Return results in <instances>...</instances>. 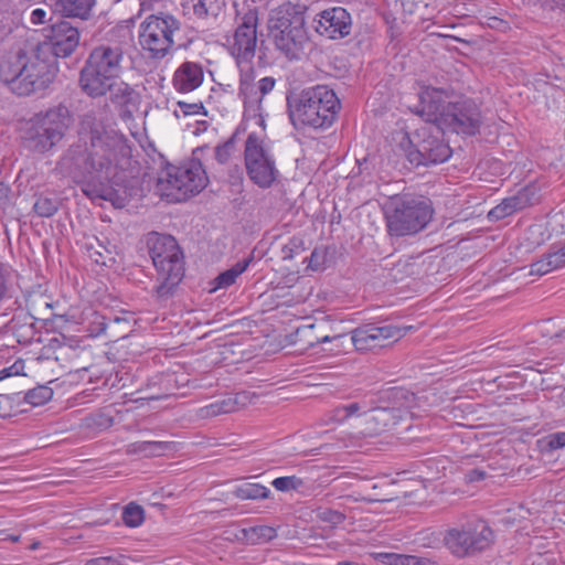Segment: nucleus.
<instances>
[{"mask_svg": "<svg viewBox=\"0 0 565 565\" xmlns=\"http://www.w3.org/2000/svg\"><path fill=\"white\" fill-rule=\"evenodd\" d=\"M130 152L122 137L107 130L96 114L88 111L79 121L77 140L62 154L57 168L74 180L86 179L82 191L87 198L109 201L116 207H124L128 201L126 191L114 183L113 179Z\"/></svg>", "mask_w": 565, "mask_h": 565, "instance_id": "1", "label": "nucleus"}, {"mask_svg": "<svg viewBox=\"0 0 565 565\" xmlns=\"http://www.w3.org/2000/svg\"><path fill=\"white\" fill-rule=\"evenodd\" d=\"M289 118L294 126L328 129L341 108L339 98L327 85H316L287 97Z\"/></svg>", "mask_w": 565, "mask_h": 565, "instance_id": "2", "label": "nucleus"}, {"mask_svg": "<svg viewBox=\"0 0 565 565\" xmlns=\"http://www.w3.org/2000/svg\"><path fill=\"white\" fill-rule=\"evenodd\" d=\"M127 57L119 44H100L92 50L79 72L78 86L92 98L105 96L110 82L126 68Z\"/></svg>", "mask_w": 565, "mask_h": 565, "instance_id": "3", "label": "nucleus"}, {"mask_svg": "<svg viewBox=\"0 0 565 565\" xmlns=\"http://www.w3.org/2000/svg\"><path fill=\"white\" fill-rule=\"evenodd\" d=\"M50 63L38 55H28L22 50L0 61V81L18 96H29L46 88L53 81Z\"/></svg>", "mask_w": 565, "mask_h": 565, "instance_id": "4", "label": "nucleus"}, {"mask_svg": "<svg viewBox=\"0 0 565 565\" xmlns=\"http://www.w3.org/2000/svg\"><path fill=\"white\" fill-rule=\"evenodd\" d=\"M305 11L306 6L288 1L269 13V38L275 47L290 61L300 60L309 41Z\"/></svg>", "mask_w": 565, "mask_h": 565, "instance_id": "5", "label": "nucleus"}, {"mask_svg": "<svg viewBox=\"0 0 565 565\" xmlns=\"http://www.w3.org/2000/svg\"><path fill=\"white\" fill-rule=\"evenodd\" d=\"M74 122V115L64 103H58L35 114L24 131L25 147L39 154L50 152L66 136Z\"/></svg>", "mask_w": 565, "mask_h": 565, "instance_id": "6", "label": "nucleus"}, {"mask_svg": "<svg viewBox=\"0 0 565 565\" xmlns=\"http://www.w3.org/2000/svg\"><path fill=\"white\" fill-rule=\"evenodd\" d=\"M148 246L159 282L156 295L159 299H167L184 276L183 253L171 235L156 233L148 239Z\"/></svg>", "mask_w": 565, "mask_h": 565, "instance_id": "7", "label": "nucleus"}, {"mask_svg": "<svg viewBox=\"0 0 565 565\" xmlns=\"http://www.w3.org/2000/svg\"><path fill=\"white\" fill-rule=\"evenodd\" d=\"M433 213L427 198L409 194L392 198L385 207L387 232L396 237L416 234L427 226Z\"/></svg>", "mask_w": 565, "mask_h": 565, "instance_id": "8", "label": "nucleus"}, {"mask_svg": "<svg viewBox=\"0 0 565 565\" xmlns=\"http://www.w3.org/2000/svg\"><path fill=\"white\" fill-rule=\"evenodd\" d=\"M495 535L490 525L480 519L468 520L446 529L443 544L456 558H472L491 550Z\"/></svg>", "mask_w": 565, "mask_h": 565, "instance_id": "9", "label": "nucleus"}, {"mask_svg": "<svg viewBox=\"0 0 565 565\" xmlns=\"http://www.w3.org/2000/svg\"><path fill=\"white\" fill-rule=\"evenodd\" d=\"M207 181L202 163L192 159L180 166L168 164L158 179V185L164 196L180 202L200 193L206 186Z\"/></svg>", "mask_w": 565, "mask_h": 565, "instance_id": "10", "label": "nucleus"}, {"mask_svg": "<svg viewBox=\"0 0 565 565\" xmlns=\"http://www.w3.org/2000/svg\"><path fill=\"white\" fill-rule=\"evenodd\" d=\"M181 22L172 14L159 12L148 15L139 26V44L151 58L166 57L175 45Z\"/></svg>", "mask_w": 565, "mask_h": 565, "instance_id": "11", "label": "nucleus"}, {"mask_svg": "<svg viewBox=\"0 0 565 565\" xmlns=\"http://www.w3.org/2000/svg\"><path fill=\"white\" fill-rule=\"evenodd\" d=\"M244 161L248 178L262 189L270 188L279 177L274 154L256 132L245 141Z\"/></svg>", "mask_w": 565, "mask_h": 565, "instance_id": "12", "label": "nucleus"}, {"mask_svg": "<svg viewBox=\"0 0 565 565\" xmlns=\"http://www.w3.org/2000/svg\"><path fill=\"white\" fill-rule=\"evenodd\" d=\"M482 114L480 106L471 98L448 102L441 117L440 131L471 137L480 131Z\"/></svg>", "mask_w": 565, "mask_h": 565, "instance_id": "13", "label": "nucleus"}, {"mask_svg": "<svg viewBox=\"0 0 565 565\" xmlns=\"http://www.w3.org/2000/svg\"><path fill=\"white\" fill-rule=\"evenodd\" d=\"M237 26L230 46L231 55L238 66L250 64L257 46L258 10L247 8L243 13L236 12Z\"/></svg>", "mask_w": 565, "mask_h": 565, "instance_id": "14", "label": "nucleus"}, {"mask_svg": "<svg viewBox=\"0 0 565 565\" xmlns=\"http://www.w3.org/2000/svg\"><path fill=\"white\" fill-rule=\"evenodd\" d=\"M433 127L422 128L417 132V142L406 150V157L412 164L429 166L447 161L451 156L449 145L443 139L440 130L437 135L431 131Z\"/></svg>", "mask_w": 565, "mask_h": 565, "instance_id": "15", "label": "nucleus"}, {"mask_svg": "<svg viewBox=\"0 0 565 565\" xmlns=\"http://www.w3.org/2000/svg\"><path fill=\"white\" fill-rule=\"evenodd\" d=\"M413 326H376L367 323L353 329L350 334V342L358 351L374 350L384 348L390 343L403 338Z\"/></svg>", "mask_w": 565, "mask_h": 565, "instance_id": "16", "label": "nucleus"}, {"mask_svg": "<svg viewBox=\"0 0 565 565\" xmlns=\"http://www.w3.org/2000/svg\"><path fill=\"white\" fill-rule=\"evenodd\" d=\"M449 94L445 88L431 86L423 87L418 93V105L415 113L423 117L426 122L433 124L436 130L439 129L441 117L446 113Z\"/></svg>", "mask_w": 565, "mask_h": 565, "instance_id": "17", "label": "nucleus"}, {"mask_svg": "<svg viewBox=\"0 0 565 565\" xmlns=\"http://www.w3.org/2000/svg\"><path fill=\"white\" fill-rule=\"evenodd\" d=\"M45 45L56 57L70 56L79 43V32L68 21H58L45 34Z\"/></svg>", "mask_w": 565, "mask_h": 565, "instance_id": "18", "label": "nucleus"}, {"mask_svg": "<svg viewBox=\"0 0 565 565\" xmlns=\"http://www.w3.org/2000/svg\"><path fill=\"white\" fill-rule=\"evenodd\" d=\"M316 20V31L328 39H343L351 33V14L341 7L323 10Z\"/></svg>", "mask_w": 565, "mask_h": 565, "instance_id": "19", "label": "nucleus"}, {"mask_svg": "<svg viewBox=\"0 0 565 565\" xmlns=\"http://www.w3.org/2000/svg\"><path fill=\"white\" fill-rule=\"evenodd\" d=\"M110 102L119 108V115L122 119H131L134 113L140 104V94L126 82H110Z\"/></svg>", "mask_w": 565, "mask_h": 565, "instance_id": "20", "label": "nucleus"}, {"mask_svg": "<svg viewBox=\"0 0 565 565\" xmlns=\"http://www.w3.org/2000/svg\"><path fill=\"white\" fill-rule=\"evenodd\" d=\"M327 327L328 324L324 322L301 326L297 328L295 332L294 343L302 349H309L319 343L342 341L343 339H347V334L327 333Z\"/></svg>", "mask_w": 565, "mask_h": 565, "instance_id": "21", "label": "nucleus"}, {"mask_svg": "<svg viewBox=\"0 0 565 565\" xmlns=\"http://www.w3.org/2000/svg\"><path fill=\"white\" fill-rule=\"evenodd\" d=\"M204 79V72L201 64L195 62H183L174 72L172 84L180 93H191L199 88Z\"/></svg>", "mask_w": 565, "mask_h": 565, "instance_id": "22", "label": "nucleus"}, {"mask_svg": "<svg viewBox=\"0 0 565 565\" xmlns=\"http://www.w3.org/2000/svg\"><path fill=\"white\" fill-rule=\"evenodd\" d=\"M402 419L401 411L391 407H376L371 406L370 416L367 419L369 431L371 434L380 435L384 431L393 429Z\"/></svg>", "mask_w": 565, "mask_h": 565, "instance_id": "23", "label": "nucleus"}, {"mask_svg": "<svg viewBox=\"0 0 565 565\" xmlns=\"http://www.w3.org/2000/svg\"><path fill=\"white\" fill-rule=\"evenodd\" d=\"M257 85L254 83L253 70L241 74L238 96L243 99L246 109L259 110L262 103Z\"/></svg>", "mask_w": 565, "mask_h": 565, "instance_id": "24", "label": "nucleus"}, {"mask_svg": "<svg viewBox=\"0 0 565 565\" xmlns=\"http://www.w3.org/2000/svg\"><path fill=\"white\" fill-rule=\"evenodd\" d=\"M98 0H55V10L63 17L87 19Z\"/></svg>", "mask_w": 565, "mask_h": 565, "instance_id": "25", "label": "nucleus"}, {"mask_svg": "<svg viewBox=\"0 0 565 565\" xmlns=\"http://www.w3.org/2000/svg\"><path fill=\"white\" fill-rule=\"evenodd\" d=\"M174 444L171 441H136L127 446V454L143 455L145 457L162 456L167 451L173 450Z\"/></svg>", "mask_w": 565, "mask_h": 565, "instance_id": "26", "label": "nucleus"}, {"mask_svg": "<svg viewBox=\"0 0 565 565\" xmlns=\"http://www.w3.org/2000/svg\"><path fill=\"white\" fill-rule=\"evenodd\" d=\"M527 196L525 193H519L513 196L505 198L500 204L494 206L488 214L490 220H502L514 212L526 206Z\"/></svg>", "mask_w": 565, "mask_h": 565, "instance_id": "27", "label": "nucleus"}, {"mask_svg": "<svg viewBox=\"0 0 565 565\" xmlns=\"http://www.w3.org/2000/svg\"><path fill=\"white\" fill-rule=\"evenodd\" d=\"M371 411V403L366 399L351 402L345 405H340L332 411V419L338 423H343L351 417L366 415Z\"/></svg>", "mask_w": 565, "mask_h": 565, "instance_id": "28", "label": "nucleus"}, {"mask_svg": "<svg viewBox=\"0 0 565 565\" xmlns=\"http://www.w3.org/2000/svg\"><path fill=\"white\" fill-rule=\"evenodd\" d=\"M198 19L217 18L225 7V0H189Z\"/></svg>", "mask_w": 565, "mask_h": 565, "instance_id": "29", "label": "nucleus"}, {"mask_svg": "<svg viewBox=\"0 0 565 565\" xmlns=\"http://www.w3.org/2000/svg\"><path fill=\"white\" fill-rule=\"evenodd\" d=\"M250 262L252 258L239 260L231 268L218 274L213 280V284L215 285L214 290L218 288H227L235 284L237 277L241 276L247 269Z\"/></svg>", "mask_w": 565, "mask_h": 565, "instance_id": "30", "label": "nucleus"}, {"mask_svg": "<svg viewBox=\"0 0 565 565\" xmlns=\"http://www.w3.org/2000/svg\"><path fill=\"white\" fill-rule=\"evenodd\" d=\"M121 322L128 323V320L126 318L116 316L107 321V318L104 315L94 311L92 313V319L88 322L87 330L90 337H99L105 333L108 326L113 323L118 324Z\"/></svg>", "mask_w": 565, "mask_h": 565, "instance_id": "31", "label": "nucleus"}, {"mask_svg": "<svg viewBox=\"0 0 565 565\" xmlns=\"http://www.w3.org/2000/svg\"><path fill=\"white\" fill-rule=\"evenodd\" d=\"M233 494L242 500L267 499L270 490L259 483H244L234 489Z\"/></svg>", "mask_w": 565, "mask_h": 565, "instance_id": "32", "label": "nucleus"}, {"mask_svg": "<svg viewBox=\"0 0 565 565\" xmlns=\"http://www.w3.org/2000/svg\"><path fill=\"white\" fill-rule=\"evenodd\" d=\"M60 207V201L56 196L39 194L33 204V211L40 217H52Z\"/></svg>", "mask_w": 565, "mask_h": 565, "instance_id": "33", "label": "nucleus"}, {"mask_svg": "<svg viewBox=\"0 0 565 565\" xmlns=\"http://www.w3.org/2000/svg\"><path fill=\"white\" fill-rule=\"evenodd\" d=\"M537 330L542 338H559L565 333V322L556 318H550L539 322Z\"/></svg>", "mask_w": 565, "mask_h": 565, "instance_id": "34", "label": "nucleus"}, {"mask_svg": "<svg viewBox=\"0 0 565 565\" xmlns=\"http://www.w3.org/2000/svg\"><path fill=\"white\" fill-rule=\"evenodd\" d=\"M243 532L253 544L268 542L277 536L276 530L268 525H255L244 529Z\"/></svg>", "mask_w": 565, "mask_h": 565, "instance_id": "35", "label": "nucleus"}, {"mask_svg": "<svg viewBox=\"0 0 565 565\" xmlns=\"http://www.w3.org/2000/svg\"><path fill=\"white\" fill-rule=\"evenodd\" d=\"M53 396V390L46 385H40L25 393L24 401L32 406H40L49 402Z\"/></svg>", "mask_w": 565, "mask_h": 565, "instance_id": "36", "label": "nucleus"}, {"mask_svg": "<svg viewBox=\"0 0 565 565\" xmlns=\"http://www.w3.org/2000/svg\"><path fill=\"white\" fill-rule=\"evenodd\" d=\"M143 519L145 511L139 504L130 502L125 507L122 511V521L127 526L137 527L143 522Z\"/></svg>", "mask_w": 565, "mask_h": 565, "instance_id": "37", "label": "nucleus"}, {"mask_svg": "<svg viewBox=\"0 0 565 565\" xmlns=\"http://www.w3.org/2000/svg\"><path fill=\"white\" fill-rule=\"evenodd\" d=\"M34 318L23 310H19L13 315L11 320L9 321V327L13 331L15 335H22L21 332L24 328H29L32 330Z\"/></svg>", "mask_w": 565, "mask_h": 565, "instance_id": "38", "label": "nucleus"}, {"mask_svg": "<svg viewBox=\"0 0 565 565\" xmlns=\"http://www.w3.org/2000/svg\"><path fill=\"white\" fill-rule=\"evenodd\" d=\"M234 411L232 399H223L212 403L200 409L201 417H214L221 414H227Z\"/></svg>", "mask_w": 565, "mask_h": 565, "instance_id": "39", "label": "nucleus"}, {"mask_svg": "<svg viewBox=\"0 0 565 565\" xmlns=\"http://www.w3.org/2000/svg\"><path fill=\"white\" fill-rule=\"evenodd\" d=\"M302 480L296 476L279 477L271 482L276 490L282 492L297 490L302 486Z\"/></svg>", "mask_w": 565, "mask_h": 565, "instance_id": "40", "label": "nucleus"}, {"mask_svg": "<svg viewBox=\"0 0 565 565\" xmlns=\"http://www.w3.org/2000/svg\"><path fill=\"white\" fill-rule=\"evenodd\" d=\"M234 150H235V135H233L224 143L218 145L215 148V158L220 163L224 164L230 160Z\"/></svg>", "mask_w": 565, "mask_h": 565, "instance_id": "41", "label": "nucleus"}, {"mask_svg": "<svg viewBox=\"0 0 565 565\" xmlns=\"http://www.w3.org/2000/svg\"><path fill=\"white\" fill-rule=\"evenodd\" d=\"M555 270V267L553 265V262L548 254H546L544 257H542L540 260L532 263L530 266V274L531 275H539L543 276L551 271Z\"/></svg>", "mask_w": 565, "mask_h": 565, "instance_id": "42", "label": "nucleus"}, {"mask_svg": "<svg viewBox=\"0 0 565 565\" xmlns=\"http://www.w3.org/2000/svg\"><path fill=\"white\" fill-rule=\"evenodd\" d=\"M318 516L322 522L329 523L331 525L341 524L345 519L343 513L331 509L319 511Z\"/></svg>", "mask_w": 565, "mask_h": 565, "instance_id": "43", "label": "nucleus"}, {"mask_svg": "<svg viewBox=\"0 0 565 565\" xmlns=\"http://www.w3.org/2000/svg\"><path fill=\"white\" fill-rule=\"evenodd\" d=\"M302 242L296 237L289 239L287 244H285L281 248V258L284 260H291L296 254H298Z\"/></svg>", "mask_w": 565, "mask_h": 565, "instance_id": "44", "label": "nucleus"}, {"mask_svg": "<svg viewBox=\"0 0 565 565\" xmlns=\"http://www.w3.org/2000/svg\"><path fill=\"white\" fill-rule=\"evenodd\" d=\"M545 446L548 450H557L565 447V431H557L545 437Z\"/></svg>", "mask_w": 565, "mask_h": 565, "instance_id": "45", "label": "nucleus"}, {"mask_svg": "<svg viewBox=\"0 0 565 565\" xmlns=\"http://www.w3.org/2000/svg\"><path fill=\"white\" fill-rule=\"evenodd\" d=\"M178 108L184 116L190 115H199L203 114L206 115L205 108L202 103H185V102H178Z\"/></svg>", "mask_w": 565, "mask_h": 565, "instance_id": "46", "label": "nucleus"}, {"mask_svg": "<svg viewBox=\"0 0 565 565\" xmlns=\"http://www.w3.org/2000/svg\"><path fill=\"white\" fill-rule=\"evenodd\" d=\"M276 84V79L271 76L263 77L257 83V92L259 93L260 99L263 100L264 96L270 93Z\"/></svg>", "mask_w": 565, "mask_h": 565, "instance_id": "47", "label": "nucleus"}, {"mask_svg": "<svg viewBox=\"0 0 565 565\" xmlns=\"http://www.w3.org/2000/svg\"><path fill=\"white\" fill-rule=\"evenodd\" d=\"M11 189L4 182H0V210L6 211L11 205Z\"/></svg>", "mask_w": 565, "mask_h": 565, "instance_id": "48", "label": "nucleus"}, {"mask_svg": "<svg viewBox=\"0 0 565 565\" xmlns=\"http://www.w3.org/2000/svg\"><path fill=\"white\" fill-rule=\"evenodd\" d=\"M551 225L554 231L565 233V210H562L552 216Z\"/></svg>", "mask_w": 565, "mask_h": 565, "instance_id": "49", "label": "nucleus"}, {"mask_svg": "<svg viewBox=\"0 0 565 565\" xmlns=\"http://www.w3.org/2000/svg\"><path fill=\"white\" fill-rule=\"evenodd\" d=\"M555 269L562 268L565 266V245L558 248L555 252L548 253Z\"/></svg>", "mask_w": 565, "mask_h": 565, "instance_id": "50", "label": "nucleus"}, {"mask_svg": "<svg viewBox=\"0 0 565 565\" xmlns=\"http://www.w3.org/2000/svg\"><path fill=\"white\" fill-rule=\"evenodd\" d=\"M399 555L401 554H396V553H376L374 555V557H375V559H377L379 562H381L383 564L398 565Z\"/></svg>", "mask_w": 565, "mask_h": 565, "instance_id": "51", "label": "nucleus"}, {"mask_svg": "<svg viewBox=\"0 0 565 565\" xmlns=\"http://www.w3.org/2000/svg\"><path fill=\"white\" fill-rule=\"evenodd\" d=\"M324 253L318 248H315L310 256L309 267L313 270L321 268L323 263Z\"/></svg>", "mask_w": 565, "mask_h": 565, "instance_id": "52", "label": "nucleus"}, {"mask_svg": "<svg viewBox=\"0 0 565 565\" xmlns=\"http://www.w3.org/2000/svg\"><path fill=\"white\" fill-rule=\"evenodd\" d=\"M466 477H467L468 481L475 482V481L484 480L488 477V473H487V471H484L482 469L475 468V469H471L470 471H468Z\"/></svg>", "mask_w": 565, "mask_h": 565, "instance_id": "53", "label": "nucleus"}, {"mask_svg": "<svg viewBox=\"0 0 565 565\" xmlns=\"http://www.w3.org/2000/svg\"><path fill=\"white\" fill-rule=\"evenodd\" d=\"M7 278L8 270L3 265L0 264V301L6 297L7 294Z\"/></svg>", "mask_w": 565, "mask_h": 565, "instance_id": "54", "label": "nucleus"}, {"mask_svg": "<svg viewBox=\"0 0 565 565\" xmlns=\"http://www.w3.org/2000/svg\"><path fill=\"white\" fill-rule=\"evenodd\" d=\"M86 565H116V559L111 556L96 557L87 561Z\"/></svg>", "mask_w": 565, "mask_h": 565, "instance_id": "55", "label": "nucleus"}, {"mask_svg": "<svg viewBox=\"0 0 565 565\" xmlns=\"http://www.w3.org/2000/svg\"><path fill=\"white\" fill-rule=\"evenodd\" d=\"M47 12L44 9H35L31 13V22L33 24H40L45 22Z\"/></svg>", "mask_w": 565, "mask_h": 565, "instance_id": "56", "label": "nucleus"}, {"mask_svg": "<svg viewBox=\"0 0 565 565\" xmlns=\"http://www.w3.org/2000/svg\"><path fill=\"white\" fill-rule=\"evenodd\" d=\"M419 564V557L414 555H399V562L398 565H418Z\"/></svg>", "mask_w": 565, "mask_h": 565, "instance_id": "57", "label": "nucleus"}, {"mask_svg": "<svg viewBox=\"0 0 565 565\" xmlns=\"http://www.w3.org/2000/svg\"><path fill=\"white\" fill-rule=\"evenodd\" d=\"M369 499L371 501L384 502V501H391L392 497H391V493L383 491V492H374V493L370 494Z\"/></svg>", "mask_w": 565, "mask_h": 565, "instance_id": "58", "label": "nucleus"}, {"mask_svg": "<svg viewBox=\"0 0 565 565\" xmlns=\"http://www.w3.org/2000/svg\"><path fill=\"white\" fill-rule=\"evenodd\" d=\"M383 486H387V483L384 481L382 483L379 482H367L365 484V489H372L374 492H380V488Z\"/></svg>", "mask_w": 565, "mask_h": 565, "instance_id": "59", "label": "nucleus"}, {"mask_svg": "<svg viewBox=\"0 0 565 565\" xmlns=\"http://www.w3.org/2000/svg\"><path fill=\"white\" fill-rule=\"evenodd\" d=\"M99 418H100V422H98V425L110 426L113 424V419L110 417L100 415Z\"/></svg>", "mask_w": 565, "mask_h": 565, "instance_id": "60", "label": "nucleus"}, {"mask_svg": "<svg viewBox=\"0 0 565 565\" xmlns=\"http://www.w3.org/2000/svg\"><path fill=\"white\" fill-rule=\"evenodd\" d=\"M418 565H438L437 562L431 561L429 558L419 557V564Z\"/></svg>", "mask_w": 565, "mask_h": 565, "instance_id": "61", "label": "nucleus"}, {"mask_svg": "<svg viewBox=\"0 0 565 565\" xmlns=\"http://www.w3.org/2000/svg\"><path fill=\"white\" fill-rule=\"evenodd\" d=\"M20 539H21V536H20V535H8V537H6V540H9V541H11V542H13V543L19 542V541H20Z\"/></svg>", "mask_w": 565, "mask_h": 565, "instance_id": "62", "label": "nucleus"}, {"mask_svg": "<svg viewBox=\"0 0 565 565\" xmlns=\"http://www.w3.org/2000/svg\"><path fill=\"white\" fill-rule=\"evenodd\" d=\"M40 544H41V543H40L39 541L33 542V543L30 545V550H31V551H35L36 548H39Z\"/></svg>", "mask_w": 565, "mask_h": 565, "instance_id": "63", "label": "nucleus"}, {"mask_svg": "<svg viewBox=\"0 0 565 565\" xmlns=\"http://www.w3.org/2000/svg\"><path fill=\"white\" fill-rule=\"evenodd\" d=\"M96 254L100 257V259H99V258H95V262H96V263H103V264H105V260H104V258H103V254H102L100 252H96Z\"/></svg>", "mask_w": 565, "mask_h": 565, "instance_id": "64", "label": "nucleus"}]
</instances>
